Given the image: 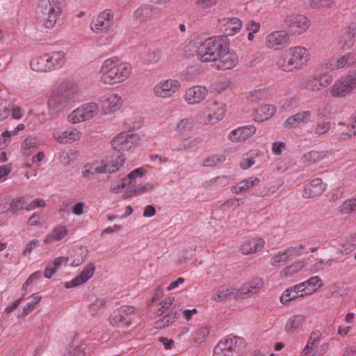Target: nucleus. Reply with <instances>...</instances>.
I'll return each mask as SVG.
<instances>
[{
    "label": "nucleus",
    "mask_w": 356,
    "mask_h": 356,
    "mask_svg": "<svg viewBox=\"0 0 356 356\" xmlns=\"http://www.w3.org/2000/svg\"><path fill=\"white\" fill-rule=\"evenodd\" d=\"M326 188V184L321 179H314L304 188L302 195L305 198H313L321 195Z\"/></svg>",
    "instance_id": "29"
},
{
    "label": "nucleus",
    "mask_w": 356,
    "mask_h": 356,
    "mask_svg": "<svg viewBox=\"0 0 356 356\" xmlns=\"http://www.w3.org/2000/svg\"><path fill=\"white\" fill-rule=\"evenodd\" d=\"M78 156L79 152L76 150H63L59 154V161L62 165L69 166L77 159Z\"/></svg>",
    "instance_id": "40"
},
{
    "label": "nucleus",
    "mask_w": 356,
    "mask_h": 356,
    "mask_svg": "<svg viewBox=\"0 0 356 356\" xmlns=\"http://www.w3.org/2000/svg\"><path fill=\"white\" fill-rule=\"evenodd\" d=\"M339 125H345L347 127L348 131L352 136L356 135V115H353L350 119L346 122H339Z\"/></svg>",
    "instance_id": "63"
},
{
    "label": "nucleus",
    "mask_w": 356,
    "mask_h": 356,
    "mask_svg": "<svg viewBox=\"0 0 356 356\" xmlns=\"http://www.w3.org/2000/svg\"><path fill=\"white\" fill-rule=\"evenodd\" d=\"M115 23V14L111 9H105L100 12L90 24L91 30L94 32H106Z\"/></svg>",
    "instance_id": "9"
},
{
    "label": "nucleus",
    "mask_w": 356,
    "mask_h": 356,
    "mask_svg": "<svg viewBox=\"0 0 356 356\" xmlns=\"http://www.w3.org/2000/svg\"><path fill=\"white\" fill-rule=\"evenodd\" d=\"M99 113V106L95 102L83 104L68 115V121L73 124L85 122L95 118Z\"/></svg>",
    "instance_id": "6"
},
{
    "label": "nucleus",
    "mask_w": 356,
    "mask_h": 356,
    "mask_svg": "<svg viewBox=\"0 0 356 356\" xmlns=\"http://www.w3.org/2000/svg\"><path fill=\"white\" fill-rule=\"evenodd\" d=\"M101 167L99 161H94L92 163H88L85 164L81 169L82 177L86 179H91L95 173L103 174L99 170Z\"/></svg>",
    "instance_id": "39"
},
{
    "label": "nucleus",
    "mask_w": 356,
    "mask_h": 356,
    "mask_svg": "<svg viewBox=\"0 0 356 356\" xmlns=\"http://www.w3.org/2000/svg\"><path fill=\"white\" fill-rule=\"evenodd\" d=\"M154 188L152 184L147 183L144 185H139L137 187L133 188L132 189L127 192V196L136 195L137 193H142L152 190Z\"/></svg>",
    "instance_id": "61"
},
{
    "label": "nucleus",
    "mask_w": 356,
    "mask_h": 356,
    "mask_svg": "<svg viewBox=\"0 0 356 356\" xmlns=\"http://www.w3.org/2000/svg\"><path fill=\"white\" fill-rule=\"evenodd\" d=\"M55 90L67 104L75 99L79 92L77 85L70 81H62Z\"/></svg>",
    "instance_id": "21"
},
{
    "label": "nucleus",
    "mask_w": 356,
    "mask_h": 356,
    "mask_svg": "<svg viewBox=\"0 0 356 356\" xmlns=\"http://www.w3.org/2000/svg\"><path fill=\"white\" fill-rule=\"evenodd\" d=\"M256 130L254 125L240 127L232 130L229 134L228 138L233 143L242 142L252 136Z\"/></svg>",
    "instance_id": "23"
},
{
    "label": "nucleus",
    "mask_w": 356,
    "mask_h": 356,
    "mask_svg": "<svg viewBox=\"0 0 356 356\" xmlns=\"http://www.w3.org/2000/svg\"><path fill=\"white\" fill-rule=\"evenodd\" d=\"M218 0H197L196 6L200 10H207L214 6Z\"/></svg>",
    "instance_id": "64"
},
{
    "label": "nucleus",
    "mask_w": 356,
    "mask_h": 356,
    "mask_svg": "<svg viewBox=\"0 0 356 356\" xmlns=\"http://www.w3.org/2000/svg\"><path fill=\"white\" fill-rule=\"evenodd\" d=\"M325 157L323 152L311 151L304 155V162L308 165L316 164Z\"/></svg>",
    "instance_id": "47"
},
{
    "label": "nucleus",
    "mask_w": 356,
    "mask_h": 356,
    "mask_svg": "<svg viewBox=\"0 0 356 356\" xmlns=\"http://www.w3.org/2000/svg\"><path fill=\"white\" fill-rule=\"evenodd\" d=\"M338 211L341 214H350L356 211V197L345 200L341 206L339 207Z\"/></svg>",
    "instance_id": "46"
},
{
    "label": "nucleus",
    "mask_w": 356,
    "mask_h": 356,
    "mask_svg": "<svg viewBox=\"0 0 356 356\" xmlns=\"http://www.w3.org/2000/svg\"><path fill=\"white\" fill-rule=\"evenodd\" d=\"M266 97V92L264 90H254L250 91L247 96L249 101L252 102L264 99Z\"/></svg>",
    "instance_id": "62"
},
{
    "label": "nucleus",
    "mask_w": 356,
    "mask_h": 356,
    "mask_svg": "<svg viewBox=\"0 0 356 356\" xmlns=\"http://www.w3.org/2000/svg\"><path fill=\"white\" fill-rule=\"evenodd\" d=\"M209 90L204 86H194L187 88L184 95V101L191 106L200 104L208 95Z\"/></svg>",
    "instance_id": "15"
},
{
    "label": "nucleus",
    "mask_w": 356,
    "mask_h": 356,
    "mask_svg": "<svg viewBox=\"0 0 356 356\" xmlns=\"http://www.w3.org/2000/svg\"><path fill=\"white\" fill-rule=\"evenodd\" d=\"M265 241L261 238H250L244 241L241 250L244 254H250L260 251L264 246Z\"/></svg>",
    "instance_id": "32"
},
{
    "label": "nucleus",
    "mask_w": 356,
    "mask_h": 356,
    "mask_svg": "<svg viewBox=\"0 0 356 356\" xmlns=\"http://www.w3.org/2000/svg\"><path fill=\"white\" fill-rule=\"evenodd\" d=\"M289 41V35L282 31H274L266 37V45L268 48L278 49L280 46L288 44Z\"/></svg>",
    "instance_id": "26"
},
{
    "label": "nucleus",
    "mask_w": 356,
    "mask_h": 356,
    "mask_svg": "<svg viewBox=\"0 0 356 356\" xmlns=\"http://www.w3.org/2000/svg\"><path fill=\"white\" fill-rule=\"evenodd\" d=\"M181 88L180 82L175 79H165L160 80L154 87V95L159 98H170Z\"/></svg>",
    "instance_id": "7"
},
{
    "label": "nucleus",
    "mask_w": 356,
    "mask_h": 356,
    "mask_svg": "<svg viewBox=\"0 0 356 356\" xmlns=\"http://www.w3.org/2000/svg\"><path fill=\"white\" fill-rule=\"evenodd\" d=\"M290 261L285 250L279 251L271 256V264L273 266H280Z\"/></svg>",
    "instance_id": "48"
},
{
    "label": "nucleus",
    "mask_w": 356,
    "mask_h": 356,
    "mask_svg": "<svg viewBox=\"0 0 356 356\" xmlns=\"http://www.w3.org/2000/svg\"><path fill=\"white\" fill-rule=\"evenodd\" d=\"M29 197L22 196L15 199H13L10 204L9 210L13 213H17L19 211L23 209L26 210Z\"/></svg>",
    "instance_id": "41"
},
{
    "label": "nucleus",
    "mask_w": 356,
    "mask_h": 356,
    "mask_svg": "<svg viewBox=\"0 0 356 356\" xmlns=\"http://www.w3.org/2000/svg\"><path fill=\"white\" fill-rule=\"evenodd\" d=\"M260 179L257 177H249L240 181L236 185L232 187V192L239 193L243 191H248L259 184Z\"/></svg>",
    "instance_id": "37"
},
{
    "label": "nucleus",
    "mask_w": 356,
    "mask_h": 356,
    "mask_svg": "<svg viewBox=\"0 0 356 356\" xmlns=\"http://www.w3.org/2000/svg\"><path fill=\"white\" fill-rule=\"evenodd\" d=\"M107 299L105 298H95V300H91L88 306V311L90 314L95 316L100 313L106 307Z\"/></svg>",
    "instance_id": "43"
},
{
    "label": "nucleus",
    "mask_w": 356,
    "mask_h": 356,
    "mask_svg": "<svg viewBox=\"0 0 356 356\" xmlns=\"http://www.w3.org/2000/svg\"><path fill=\"white\" fill-rule=\"evenodd\" d=\"M226 43L225 40L221 36L206 39L197 49L198 60L202 63H214Z\"/></svg>",
    "instance_id": "4"
},
{
    "label": "nucleus",
    "mask_w": 356,
    "mask_h": 356,
    "mask_svg": "<svg viewBox=\"0 0 356 356\" xmlns=\"http://www.w3.org/2000/svg\"><path fill=\"white\" fill-rule=\"evenodd\" d=\"M312 113L309 111H303L288 118L284 123L286 129H295L301 125L307 124L312 121Z\"/></svg>",
    "instance_id": "22"
},
{
    "label": "nucleus",
    "mask_w": 356,
    "mask_h": 356,
    "mask_svg": "<svg viewBox=\"0 0 356 356\" xmlns=\"http://www.w3.org/2000/svg\"><path fill=\"white\" fill-rule=\"evenodd\" d=\"M276 112V108L273 105L265 104L255 110L254 119L257 122H264L270 119Z\"/></svg>",
    "instance_id": "35"
},
{
    "label": "nucleus",
    "mask_w": 356,
    "mask_h": 356,
    "mask_svg": "<svg viewBox=\"0 0 356 356\" xmlns=\"http://www.w3.org/2000/svg\"><path fill=\"white\" fill-rule=\"evenodd\" d=\"M209 334V330L207 327H200L195 330L193 334V341L195 345L203 343Z\"/></svg>",
    "instance_id": "45"
},
{
    "label": "nucleus",
    "mask_w": 356,
    "mask_h": 356,
    "mask_svg": "<svg viewBox=\"0 0 356 356\" xmlns=\"http://www.w3.org/2000/svg\"><path fill=\"white\" fill-rule=\"evenodd\" d=\"M306 286V291L308 294H312L318 291L323 285V280L319 276H314L304 282Z\"/></svg>",
    "instance_id": "44"
},
{
    "label": "nucleus",
    "mask_w": 356,
    "mask_h": 356,
    "mask_svg": "<svg viewBox=\"0 0 356 356\" xmlns=\"http://www.w3.org/2000/svg\"><path fill=\"white\" fill-rule=\"evenodd\" d=\"M61 12L58 0H40L36 8L38 18L47 29L55 26Z\"/></svg>",
    "instance_id": "3"
},
{
    "label": "nucleus",
    "mask_w": 356,
    "mask_h": 356,
    "mask_svg": "<svg viewBox=\"0 0 356 356\" xmlns=\"http://www.w3.org/2000/svg\"><path fill=\"white\" fill-rule=\"evenodd\" d=\"M162 16L159 8L149 4H143L134 12V19L139 22H154Z\"/></svg>",
    "instance_id": "14"
},
{
    "label": "nucleus",
    "mask_w": 356,
    "mask_h": 356,
    "mask_svg": "<svg viewBox=\"0 0 356 356\" xmlns=\"http://www.w3.org/2000/svg\"><path fill=\"white\" fill-rule=\"evenodd\" d=\"M88 255V250L83 246H78L73 250V254H70V259L72 262L71 266L77 267L82 264L85 261Z\"/></svg>",
    "instance_id": "38"
},
{
    "label": "nucleus",
    "mask_w": 356,
    "mask_h": 356,
    "mask_svg": "<svg viewBox=\"0 0 356 356\" xmlns=\"http://www.w3.org/2000/svg\"><path fill=\"white\" fill-rule=\"evenodd\" d=\"M237 291L238 289L234 287H230L226 289L221 290L214 295L213 299L215 301L220 302L223 300H225L226 298H227L228 297L234 293L237 294Z\"/></svg>",
    "instance_id": "56"
},
{
    "label": "nucleus",
    "mask_w": 356,
    "mask_h": 356,
    "mask_svg": "<svg viewBox=\"0 0 356 356\" xmlns=\"http://www.w3.org/2000/svg\"><path fill=\"white\" fill-rule=\"evenodd\" d=\"M140 140L138 134L132 131H123L114 137L111 143L113 148L120 152L131 150L139 144Z\"/></svg>",
    "instance_id": "5"
},
{
    "label": "nucleus",
    "mask_w": 356,
    "mask_h": 356,
    "mask_svg": "<svg viewBox=\"0 0 356 356\" xmlns=\"http://www.w3.org/2000/svg\"><path fill=\"white\" fill-rule=\"evenodd\" d=\"M225 159V156L222 154H213L204 159L202 162V165L204 167H213L224 162Z\"/></svg>",
    "instance_id": "52"
},
{
    "label": "nucleus",
    "mask_w": 356,
    "mask_h": 356,
    "mask_svg": "<svg viewBox=\"0 0 356 356\" xmlns=\"http://www.w3.org/2000/svg\"><path fill=\"white\" fill-rule=\"evenodd\" d=\"M354 43L353 35L346 31L340 38L339 44L343 49L347 50L350 49Z\"/></svg>",
    "instance_id": "55"
},
{
    "label": "nucleus",
    "mask_w": 356,
    "mask_h": 356,
    "mask_svg": "<svg viewBox=\"0 0 356 356\" xmlns=\"http://www.w3.org/2000/svg\"><path fill=\"white\" fill-rule=\"evenodd\" d=\"M297 70L305 66L311 59L309 51L302 46H295L288 49Z\"/></svg>",
    "instance_id": "18"
},
{
    "label": "nucleus",
    "mask_w": 356,
    "mask_h": 356,
    "mask_svg": "<svg viewBox=\"0 0 356 356\" xmlns=\"http://www.w3.org/2000/svg\"><path fill=\"white\" fill-rule=\"evenodd\" d=\"M238 340L236 337L221 340L214 348L213 356H236L235 348Z\"/></svg>",
    "instance_id": "16"
},
{
    "label": "nucleus",
    "mask_w": 356,
    "mask_h": 356,
    "mask_svg": "<svg viewBox=\"0 0 356 356\" xmlns=\"http://www.w3.org/2000/svg\"><path fill=\"white\" fill-rule=\"evenodd\" d=\"M305 266V262L303 261H300L298 262L294 263L293 264L289 266L284 268L281 272L280 275L282 277H288L294 273L300 271L302 268Z\"/></svg>",
    "instance_id": "49"
},
{
    "label": "nucleus",
    "mask_w": 356,
    "mask_h": 356,
    "mask_svg": "<svg viewBox=\"0 0 356 356\" xmlns=\"http://www.w3.org/2000/svg\"><path fill=\"white\" fill-rule=\"evenodd\" d=\"M264 280L260 277H255L244 283L237 291L238 298H246L257 293L264 286Z\"/></svg>",
    "instance_id": "19"
},
{
    "label": "nucleus",
    "mask_w": 356,
    "mask_h": 356,
    "mask_svg": "<svg viewBox=\"0 0 356 356\" xmlns=\"http://www.w3.org/2000/svg\"><path fill=\"white\" fill-rule=\"evenodd\" d=\"M355 63L356 54L348 52L338 58L330 59L325 65V68L329 70H339L348 68L351 69Z\"/></svg>",
    "instance_id": "12"
},
{
    "label": "nucleus",
    "mask_w": 356,
    "mask_h": 356,
    "mask_svg": "<svg viewBox=\"0 0 356 356\" xmlns=\"http://www.w3.org/2000/svg\"><path fill=\"white\" fill-rule=\"evenodd\" d=\"M220 31L225 36H232L238 33L242 26V21L237 17L222 18L218 19Z\"/></svg>",
    "instance_id": "17"
},
{
    "label": "nucleus",
    "mask_w": 356,
    "mask_h": 356,
    "mask_svg": "<svg viewBox=\"0 0 356 356\" xmlns=\"http://www.w3.org/2000/svg\"><path fill=\"white\" fill-rule=\"evenodd\" d=\"M238 62L237 54L230 49L227 42L214 61L215 66L220 70L233 69Z\"/></svg>",
    "instance_id": "8"
},
{
    "label": "nucleus",
    "mask_w": 356,
    "mask_h": 356,
    "mask_svg": "<svg viewBox=\"0 0 356 356\" xmlns=\"http://www.w3.org/2000/svg\"><path fill=\"white\" fill-rule=\"evenodd\" d=\"M193 127V121L189 118H184L181 120L177 125V131L179 132H187L192 129Z\"/></svg>",
    "instance_id": "59"
},
{
    "label": "nucleus",
    "mask_w": 356,
    "mask_h": 356,
    "mask_svg": "<svg viewBox=\"0 0 356 356\" xmlns=\"http://www.w3.org/2000/svg\"><path fill=\"white\" fill-rule=\"evenodd\" d=\"M305 249V246L302 244H299L296 246H290L286 248L285 251L289 258V259H292L294 257H298L301 255L303 252V250Z\"/></svg>",
    "instance_id": "57"
},
{
    "label": "nucleus",
    "mask_w": 356,
    "mask_h": 356,
    "mask_svg": "<svg viewBox=\"0 0 356 356\" xmlns=\"http://www.w3.org/2000/svg\"><path fill=\"white\" fill-rule=\"evenodd\" d=\"M102 102L104 114H111L120 108L122 99L118 94H111L102 97Z\"/></svg>",
    "instance_id": "28"
},
{
    "label": "nucleus",
    "mask_w": 356,
    "mask_h": 356,
    "mask_svg": "<svg viewBox=\"0 0 356 356\" xmlns=\"http://www.w3.org/2000/svg\"><path fill=\"white\" fill-rule=\"evenodd\" d=\"M308 3L312 8L320 10L331 8L334 1L333 0H308Z\"/></svg>",
    "instance_id": "54"
},
{
    "label": "nucleus",
    "mask_w": 356,
    "mask_h": 356,
    "mask_svg": "<svg viewBox=\"0 0 356 356\" xmlns=\"http://www.w3.org/2000/svg\"><path fill=\"white\" fill-rule=\"evenodd\" d=\"M275 64L279 69L284 72H291L297 70L289 49L284 51L280 56L277 58Z\"/></svg>",
    "instance_id": "33"
},
{
    "label": "nucleus",
    "mask_w": 356,
    "mask_h": 356,
    "mask_svg": "<svg viewBox=\"0 0 356 356\" xmlns=\"http://www.w3.org/2000/svg\"><path fill=\"white\" fill-rule=\"evenodd\" d=\"M75 341H73V345L68 348L64 353V356H85V345L82 344L81 346H74Z\"/></svg>",
    "instance_id": "53"
},
{
    "label": "nucleus",
    "mask_w": 356,
    "mask_h": 356,
    "mask_svg": "<svg viewBox=\"0 0 356 356\" xmlns=\"http://www.w3.org/2000/svg\"><path fill=\"white\" fill-rule=\"evenodd\" d=\"M299 297V293H297L296 291L293 290V289L291 287L284 291L280 297V302L282 304H286L289 301L295 300Z\"/></svg>",
    "instance_id": "60"
},
{
    "label": "nucleus",
    "mask_w": 356,
    "mask_h": 356,
    "mask_svg": "<svg viewBox=\"0 0 356 356\" xmlns=\"http://www.w3.org/2000/svg\"><path fill=\"white\" fill-rule=\"evenodd\" d=\"M54 138L61 144H70L81 139L82 133L76 128H70L62 132L54 131Z\"/></svg>",
    "instance_id": "24"
},
{
    "label": "nucleus",
    "mask_w": 356,
    "mask_h": 356,
    "mask_svg": "<svg viewBox=\"0 0 356 356\" xmlns=\"http://www.w3.org/2000/svg\"><path fill=\"white\" fill-rule=\"evenodd\" d=\"M68 233L66 226L58 225L47 235L44 241L47 244L60 241L66 238Z\"/></svg>",
    "instance_id": "31"
},
{
    "label": "nucleus",
    "mask_w": 356,
    "mask_h": 356,
    "mask_svg": "<svg viewBox=\"0 0 356 356\" xmlns=\"http://www.w3.org/2000/svg\"><path fill=\"white\" fill-rule=\"evenodd\" d=\"M144 175V171L142 168H136L131 171L129 175L127 178H124L126 179L127 187H128L130 190L132 189V186H135L136 183V178L142 177Z\"/></svg>",
    "instance_id": "50"
},
{
    "label": "nucleus",
    "mask_w": 356,
    "mask_h": 356,
    "mask_svg": "<svg viewBox=\"0 0 356 356\" xmlns=\"http://www.w3.org/2000/svg\"><path fill=\"white\" fill-rule=\"evenodd\" d=\"M67 106V104L62 99L61 97L54 90L50 95L48 102V113L51 116H55Z\"/></svg>",
    "instance_id": "27"
},
{
    "label": "nucleus",
    "mask_w": 356,
    "mask_h": 356,
    "mask_svg": "<svg viewBox=\"0 0 356 356\" xmlns=\"http://www.w3.org/2000/svg\"><path fill=\"white\" fill-rule=\"evenodd\" d=\"M65 52L62 51H51L32 58L31 67L36 72H51L62 67L65 65Z\"/></svg>",
    "instance_id": "2"
},
{
    "label": "nucleus",
    "mask_w": 356,
    "mask_h": 356,
    "mask_svg": "<svg viewBox=\"0 0 356 356\" xmlns=\"http://www.w3.org/2000/svg\"><path fill=\"white\" fill-rule=\"evenodd\" d=\"M286 24L289 32L299 35L308 29L310 22L304 15L291 14L287 17Z\"/></svg>",
    "instance_id": "13"
},
{
    "label": "nucleus",
    "mask_w": 356,
    "mask_h": 356,
    "mask_svg": "<svg viewBox=\"0 0 356 356\" xmlns=\"http://www.w3.org/2000/svg\"><path fill=\"white\" fill-rule=\"evenodd\" d=\"M175 301V298L168 297L165 298L161 303V307L157 310L156 314L157 316H161L166 312L170 311V309H175V307H172Z\"/></svg>",
    "instance_id": "51"
},
{
    "label": "nucleus",
    "mask_w": 356,
    "mask_h": 356,
    "mask_svg": "<svg viewBox=\"0 0 356 356\" xmlns=\"http://www.w3.org/2000/svg\"><path fill=\"white\" fill-rule=\"evenodd\" d=\"M321 339V332L318 330H313L310 334L306 346L300 353V356H309L313 352L314 348L318 345Z\"/></svg>",
    "instance_id": "34"
},
{
    "label": "nucleus",
    "mask_w": 356,
    "mask_h": 356,
    "mask_svg": "<svg viewBox=\"0 0 356 356\" xmlns=\"http://www.w3.org/2000/svg\"><path fill=\"white\" fill-rule=\"evenodd\" d=\"M356 88L355 79L345 74L339 78L333 84L330 94L334 97H343Z\"/></svg>",
    "instance_id": "10"
},
{
    "label": "nucleus",
    "mask_w": 356,
    "mask_h": 356,
    "mask_svg": "<svg viewBox=\"0 0 356 356\" xmlns=\"http://www.w3.org/2000/svg\"><path fill=\"white\" fill-rule=\"evenodd\" d=\"M125 157L122 154L113 155L110 159L99 161L101 167L99 170L106 173H114L118 171L124 165L125 162Z\"/></svg>",
    "instance_id": "20"
},
{
    "label": "nucleus",
    "mask_w": 356,
    "mask_h": 356,
    "mask_svg": "<svg viewBox=\"0 0 356 356\" xmlns=\"http://www.w3.org/2000/svg\"><path fill=\"white\" fill-rule=\"evenodd\" d=\"M305 322V317L302 314L293 315L286 323L285 330L287 333L293 334L298 329L302 327Z\"/></svg>",
    "instance_id": "36"
},
{
    "label": "nucleus",
    "mask_w": 356,
    "mask_h": 356,
    "mask_svg": "<svg viewBox=\"0 0 356 356\" xmlns=\"http://www.w3.org/2000/svg\"><path fill=\"white\" fill-rule=\"evenodd\" d=\"M24 128L25 126L24 124H19L13 130L2 132L0 136V148L8 145L11 137L16 136L19 131H22Z\"/></svg>",
    "instance_id": "42"
},
{
    "label": "nucleus",
    "mask_w": 356,
    "mask_h": 356,
    "mask_svg": "<svg viewBox=\"0 0 356 356\" xmlns=\"http://www.w3.org/2000/svg\"><path fill=\"white\" fill-rule=\"evenodd\" d=\"M331 128L330 122L320 121L314 127V132L315 134L321 136L326 134Z\"/></svg>",
    "instance_id": "58"
},
{
    "label": "nucleus",
    "mask_w": 356,
    "mask_h": 356,
    "mask_svg": "<svg viewBox=\"0 0 356 356\" xmlns=\"http://www.w3.org/2000/svg\"><path fill=\"white\" fill-rule=\"evenodd\" d=\"M132 72L130 63L121 62L117 57L105 60L101 67L100 80L104 84L113 85L127 80Z\"/></svg>",
    "instance_id": "1"
},
{
    "label": "nucleus",
    "mask_w": 356,
    "mask_h": 356,
    "mask_svg": "<svg viewBox=\"0 0 356 356\" xmlns=\"http://www.w3.org/2000/svg\"><path fill=\"white\" fill-rule=\"evenodd\" d=\"M134 309L132 307L124 306L115 310L110 317V322L114 326L127 327L131 323Z\"/></svg>",
    "instance_id": "11"
},
{
    "label": "nucleus",
    "mask_w": 356,
    "mask_h": 356,
    "mask_svg": "<svg viewBox=\"0 0 356 356\" xmlns=\"http://www.w3.org/2000/svg\"><path fill=\"white\" fill-rule=\"evenodd\" d=\"M207 107L210 112L208 115L210 122H217L224 118L226 113V105L224 103L213 101L208 104Z\"/></svg>",
    "instance_id": "30"
},
{
    "label": "nucleus",
    "mask_w": 356,
    "mask_h": 356,
    "mask_svg": "<svg viewBox=\"0 0 356 356\" xmlns=\"http://www.w3.org/2000/svg\"><path fill=\"white\" fill-rule=\"evenodd\" d=\"M95 270V266L94 264L90 263L87 264L83 270L79 275L72 280L65 283V288L70 289L86 283L93 276Z\"/></svg>",
    "instance_id": "25"
}]
</instances>
